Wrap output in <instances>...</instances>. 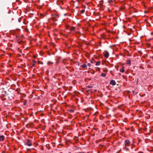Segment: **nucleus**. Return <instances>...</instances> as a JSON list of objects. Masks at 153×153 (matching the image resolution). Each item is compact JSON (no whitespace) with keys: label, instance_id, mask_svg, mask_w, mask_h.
<instances>
[{"label":"nucleus","instance_id":"nucleus-8","mask_svg":"<svg viewBox=\"0 0 153 153\" xmlns=\"http://www.w3.org/2000/svg\"><path fill=\"white\" fill-rule=\"evenodd\" d=\"M36 62V61L35 60L33 61V62L32 63L31 67H34L35 65V63Z\"/></svg>","mask_w":153,"mask_h":153},{"label":"nucleus","instance_id":"nucleus-6","mask_svg":"<svg viewBox=\"0 0 153 153\" xmlns=\"http://www.w3.org/2000/svg\"><path fill=\"white\" fill-rule=\"evenodd\" d=\"M120 72L123 73L124 72V67H122L120 70Z\"/></svg>","mask_w":153,"mask_h":153},{"label":"nucleus","instance_id":"nucleus-20","mask_svg":"<svg viewBox=\"0 0 153 153\" xmlns=\"http://www.w3.org/2000/svg\"><path fill=\"white\" fill-rule=\"evenodd\" d=\"M132 92H134V91H132Z\"/></svg>","mask_w":153,"mask_h":153},{"label":"nucleus","instance_id":"nucleus-9","mask_svg":"<svg viewBox=\"0 0 153 153\" xmlns=\"http://www.w3.org/2000/svg\"><path fill=\"white\" fill-rule=\"evenodd\" d=\"M131 61L130 60H127L126 62V64L128 65L131 64Z\"/></svg>","mask_w":153,"mask_h":153},{"label":"nucleus","instance_id":"nucleus-19","mask_svg":"<svg viewBox=\"0 0 153 153\" xmlns=\"http://www.w3.org/2000/svg\"><path fill=\"white\" fill-rule=\"evenodd\" d=\"M71 111H73V110H72Z\"/></svg>","mask_w":153,"mask_h":153},{"label":"nucleus","instance_id":"nucleus-14","mask_svg":"<svg viewBox=\"0 0 153 153\" xmlns=\"http://www.w3.org/2000/svg\"><path fill=\"white\" fill-rule=\"evenodd\" d=\"M87 65L89 66V67H90L91 66V64L89 63H88L87 64Z\"/></svg>","mask_w":153,"mask_h":153},{"label":"nucleus","instance_id":"nucleus-12","mask_svg":"<svg viewBox=\"0 0 153 153\" xmlns=\"http://www.w3.org/2000/svg\"><path fill=\"white\" fill-rule=\"evenodd\" d=\"M100 61L97 62H96V65H100Z\"/></svg>","mask_w":153,"mask_h":153},{"label":"nucleus","instance_id":"nucleus-18","mask_svg":"<svg viewBox=\"0 0 153 153\" xmlns=\"http://www.w3.org/2000/svg\"><path fill=\"white\" fill-rule=\"evenodd\" d=\"M134 124H135V123H136V125H137V123H136L135 122H134Z\"/></svg>","mask_w":153,"mask_h":153},{"label":"nucleus","instance_id":"nucleus-16","mask_svg":"<svg viewBox=\"0 0 153 153\" xmlns=\"http://www.w3.org/2000/svg\"><path fill=\"white\" fill-rule=\"evenodd\" d=\"M11 11L10 10H9V12H8V13H11Z\"/></svg>","mask_w":153,"mask_h":153},{"label":"nucleus","instance_id":"nucleus-17","mask_svg":"<svg viewBox=\"0 0 153 153\" xmlns=\"http://www.w3.org/2000/svg\"><path fill=\"white\" fill-rule=\"evenodd\" d=\"M134 12H137V11H136V10H135L134 9Z\"/></svg>","mask_w":153,"mask_h":153},{"label":"nucleus","instance_id":"nucleus-1","mask_svg":"<svg viewBox=\"0 0 153 153\" xmlns=\"http://www.w3.org/2000/svg\"><path fill=\"white\" fill-rule=\"evenodd\" d=\"M25 144L27 146H30L32 145V143L30 140L27 139L25 143Z\"/></svg>","mask_w":153,"mask_h":153},{"label":"nucleus","instance_id":"nucleus-4","mask_svg":"<svg viewBox=\"0 0 153 153\" xmlns=\"http://www.w3.org/2000/svg\"><path fill=\"white\" fill-rule=\"evenodd\" d=\"M110 84L113 85H116V83L114 80H111L110 82Z\"/></svg>","mask_w":153,"mask_h":153},{"label":"nucleus","instance_id":"nucleus-7","mask_svg":"<svg viewBox=\"0 0 153 153\" xmlns=\"http://www.w3.org/2000/svg\"><path fill=\"white\" fill-rule=\"evenodd\" d=\"M82 68H86L87 67V65L86 64H83L81 66Z\"/></svg>","mask_w":153,"mask_h":153},{"label":"nucleus","instance_id":"nucleus-3","mask_svg":"<svg viewBox=\"0 0 153 153\" xmlns=\"http://www.w3.org/2000/svg\"><path fill=\"white\" fill-rule=\"evenodd\" d=\"M130 143V141L128 140H126L125 141V145L128 146H129Z\"/></svg>","mask_w":153,"mask_h":153},{"label":"nucleus","instance_id":"nucleus-15","mask_svg":"<svg viewBox=\"0 0 153 153\" xmlns=\"http://www.w3.org/2000/svg\"><path fill=\"white\" fill-rule=\"evenodd\" d=\"M85 10H81V12L82 13H83L84 12Z\"/></svg>","mask_w":153,"mask_h":153},{"label":"nucleus","instance_id":"nucleus-13","mask_svg":"<svg viewBox=\"0 0 153 153\" xmlns=\"http://www.w3.org/2000/svg\"><path fill=\"white\" fill-rule=\"evenodd\" d=\"M47 63H48V65H50V64L52 65V64H53V62H51L50 61H48V62Z\"/></svg>","mask_w":153,"mask_h":153},{"label":"nucleus","instance_id":"nucleus-5","mask_svg":"<svg viewBox=\"0 0 153 153\" xmlns=\"http://www.w3.org/2000/svg\"><path fill=\"white\" fill-rule=\"evenodd\" d=\"M4 139V135L0 136V141H3Z\"/></svg>","mask_w":153,"mask_h":153},{"label":"nucleus","instance_id":"nucleus-10","mask_svg":"<svg viewBox=\"0 0 153 153\" xmlns=\"http://www.w3.org/2000/svg\"><path fill=\"white\" fill-rule=\"evenodd\" d=\"M75 29V27H71L70 28V30L71 31H74Z\"/></svg>","mask_w":153,"mask_h":153},{"label":"nucleus","instance_id":"nucleus-11","mask_svg":"<svg viewBox=\"0 0 153 153\" xmlns=\"http://www.w3.org/2000/svg\"><path fill=\"white\" fill-rule=\"evenodd\" d=\"M101 75L103 77H105L106 76V74L105 73H101Z\"/></svg>","mask_w":153,"mask_h":153},{"label":"nucleus","instance_id":"nucleus-2","mask_svg":"<svg viewBox=\"0 0 153 153\" xmlns=\"http://www.w3.org/2000/svg\"><path fill=\"white\" fill-rule=\"evenodd\" d=\"M103 55L105 57L107 58L109 56V53L107 51H105L104 52Z\"/></svg>","mask_w":153,"mask_h":153}]
</instances>
